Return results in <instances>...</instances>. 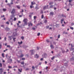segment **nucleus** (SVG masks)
<instances>
[{"instance_id": "obj_1", "label": "nucleus", "mask_w": 74, "mask_h": 74, "mask_svg": "<svg viewBox=\"0 0 74 74\" xmlns=\"http://www.w3.org/2000/svg\"><path fill=\"white\" fill-rule=\"evenodd\" d=\"M27 18H24L23 20V22L24 24L23 25V26H25V25H27Z\"/></svg>"}, {"instance_id": "obj_2", "label": "nucleus", "mask_w": 74, "mask_h": 74, "mask_svg": "<svg viewBox=\"0 0 74 74\" xmlns=\"http://www.w3.org/2000/svg\"><path fill=\"white\" fill-rule=\"evenodd\" d=\"M42 57L43 58H47V55L46 53H45L42 55Z\"/></svg>"}, {"instance_id": "obj_3", "label": "nucleus", "mask_w": 74, "mask_h": 74, "mask_svg": "<svg viewBox=\"0 0 74 74\" xmlns=\"http://www.w3.org/2000/svg\"><path fill=\"white\" fill-rule=\"evenodd\" d=\"M28 26H32L33 25V23H31V22H29V23H28Z\"/></svg>"}, {"instance_id": "obj_4", "label": "nucleus", "mask_w": 74, "mask_h": 74, "mask_svg": "<svg viewBox=\"0 0 74 74\" xmlns=\"http://www.w3.org/2000/svg\"><path fill=\"white\" fill-rule=\"evenodd\" d=\"M9 40H11L12 38H13V37L12 36H9L8 37Z\"/></svg>"}, {"instance_id": "obj_5", "label": "nucleus", "mask_w": 74, "mask_h": 74, "mask_svg": "<svg viewBox=\"0 0 74 74\" xmlns=\"http://www.w3.org/2000/svg\"><path fill=\"white\" fill-rule=\"evenodd\" d=\"M34 4H36V3L34 1H33V2H31V5H33Z\"/></svg>"}, {"instance_id": "obj_6", "label": "nucleus", "mask_w": 74, "mask_h": 74, "mask_svg": "<svg viewBox=\"0 0 74 74\" xmlns=\"http://www.w3.org/2000/svg\"><path fill=\"white\" fill-rule=\"evenodd\" d=\"M15 13V9H13L11 13L12 14H14V13Z\"/></svg>"}, {"instance_id": "obj_7", "label": "nucleus", "mask_w": 74, "mask_h": 74, "mask_svg": "<svg viewBox=\"0 0 74 74\" xmlns=\"http://www.w3.org/2000/svg\"><path fill=\"white\" fill-rule=\"evenodd\" d=\"M30 52L31 53V55H33V54H34V51L33 50H31L30 51Z\"/></svg>"}, {"instance_id": "obj_8", "label": "nucleus", "mask_w": 74, "mask_h": 74, "mask_svg": "<svg viewBox=\"0 0 74 74\" xmlns=\"http://www.w3.org/2000/svg\"><path fill=\"white\" fill-rule=\"evenodd\" d=\"M48 5L45 6L43 8V10H45V9L48 8Z\"/></svg>"}, {"instance_id": "obj_9", "label": "nucleus", "mask_w": 74, "mask_h": 74, "mask_svg": "<svg viewBox=\"0 0 74 74\" xmlns=\"http://www.w3.org/2000/svg\"><path fill=\"white\" fill-rule=\"evenodd\" d=\"M34 57L36 58H38V56L37 54H36L34 56Z\"/></svg>"}, {"instance_id": "obj_10", "label": "nucleus", "mask_w": 74, "mask_h": 74, "mask_svg": "<svg viewBox=\"0 0 74 74\" xmlns=\"http://www.w3.org/2000/svg\"><path fill=\"white\" fill-rule=\"evenodd\" d=\"M50 15H53V12H50Z\"/></svg>"}, {"instance_id": "obj_11", "label": "nucleus", "mask_w": 74, "mask_h": 74, "mask_svg": "<svg viewBox=\"0 0 74 74\" xmlns=\"http://www.w3.org/2000/svg\"><path fill=\"white\" fill-rule=\"evenodd\" d=\"M13 34L14 36H16V32L14 33Z\"/></svg>"}, {"instance_id": "obj_12", "label": "nucleus", "mask_w": 74, "mask_h": 74, "mask_svg": "<svg viewBox=\"0 0 74 74\" xmlns=\"http://www.w3.org/2000/svg\"><path fill=\"white\" fill-rule=\"evenodd\" d=\"M22 69H18V71H20V72H22Z\"/></svg>"}, {"instance_id": "obj_13", "label": "nucleus", "mask_w": 74, "mask_h": 74, "mask_svg": "<svg viewBox=\"0 0 74 74\" xmlns=\"http://www.w3.org/2000/svg\"><path fill=\"white\" fill-rule=\"evenodd\" d=\"M55 58V56H53V57L51 58V60H54Z\"/></svg>"}, {"instance_id": "obj_14", "label": "nucleus", "mask_w": 74, "mask_h": 74, "mask_svg": "<svg viewBox=\"0 0 74 74\" xmlns=\"http://www.w3.org/2000/svg\"><path fill=\"white\" fill-rule=\"evenodd\" d=\"M50 47H51V49H53V48H54L53 46L52 45H51Z\"/></svg>"}, {"instance_id": "obj_15", "label": "nucleus", "mask_w": 74, "mask_h": 74, "mask_svg": "<svg viewBox=\"0 0 74 74\" xmlns=\"http://www.w3.org/2000/svg\"><path fill=\"white\" fill-rule=\"evenodd\" d=\"M2 56L3 57V58H4L5 56H4V53H3L2 54Z\"/></svg>"}, {"instance_id": "obj_16", "label": "nucleus", "mask_w": 74, "mask_h": 74, "mask_svg": "<svg viewBox=\"0 0 74 74\" xmlns=\"http://www.w3.org/2000/svg\"><path fill=\"white\" fill-rule=\"evenodd\" d=\"M63 34H68V33H67V32H64L63 33Z\"/></svg>"}, {"instance_id": "obj_17", "label": "nucleus", "mask_w": 74, "mask_h": 74, "mask_svg": "<svg viewBox=\"0 0 74 74\" xmlns=\"http://www.w3.org/2000/svg\"><path fill=\"white\" fill-rule=\"evenodd\" d=\"M64 21V18H62L61 20V22H63V21Z\"/></svg>"}, {"instance_id": "obj_18", "label": "nucleus", "mask_w": 74, "mask_h": 74, "mask_svg": "<svg viewBox=\"0 0 74 74\" xmlns=\"http://www.w3.org/2000/svg\"><path fill=\"white\" fill-rule=\"evenodd\" d=\"M18 43L19 44H22V41H21V42H18Z\"/></svg>"}, {"instance_id": "obj_19", "label": "nucleus", "mask_w": 74, "mask_h": 74, "mask_svg": "<svg viewBox=\"0 0 74 74\" xmlns=\"http://www.w3.org/2000/svg\"><path fill=\"white\" fill-rule=\"evenodd\" d=\"M6 30L8 31L10 30V28H8L7 27L6 28Z\"/></svg>"}, {"instance_id": "obj_20", "label": "nucleus", "mask_w": 74, "mask_h": 74, "mask_svg": "<svg viewBox=\"0 0 74 74\" xmlns=\"http://www.w3.org/2000/svg\"><path fill=\"white\" fill-rule=\"evenodd\" d=\"M0 70L1 71V72L2 73L3 72V69L2 68H1L0 69Z\"/></svg>"}, {"instance_id": "obj_21", "label": "nucleus", "mask_w": 74, "mask_h": 74, "mask_svg": "<svg viewBox=\"0 0 74 74\" xmlns=\"http://www.w3.org/2000/svg\"><path fill=\"white\" fill-rule=\"evenodd\" d=\"M53 2H50L49 3V4L50 5H51V4H53Z\"/></svg>"}, {"instance_id": "obj_22", "label": "nucleus", "mask_w": 74, "mask_h": 74, "mask_svg": "<svg viewBox=\"0 0 74 74\" xmlns=\"http://www.w3.org/2000/svg\"><path fill=\"white\" fill-rule=\"evenodd\" d=\"M43 18H44V15L42 14L41 16V18L42 19H43Z\"/></svg>"}, {"instance_id": "obj_23", "label": "nucleus", "mask_w": 74, "mask_h": 74, "mask_svg": "<svg viewBox=\"0 0 74 74\" xmlns=\"http://www.w3.org/2000/svg\"><path fill=\"white\" fill-rule=\"evenodd\" d=\"M17 7L18 8V9L20 8V6L19 5L17 6Z\"/></svg>"}, {"instance_id": "obj_24", "label": "nucleus", "mask_w": 74, "mask_h": 74, "mask_svg": "<svg viewBox=\"0 0 74 74\" xmlns=\"http://www.w3.org/2000/svg\"><path fill=\"white\" fill-rule=\"evenodd\" d=\"M3 11H7V9H3Z\"/></svg>"}, {"instance_id": "obj_25", "label": "nucleus", "mask_w": 74, "mask_h": 74, "mask_svg": "<svg viewBox=\"0 0 74 74\" xmlns=\"http://www.w3.org/2000/svg\"><path fill=\"white\" fill-rule=\"evenodd\" d=\"M24 55L23 54H22L21 56H20V57L21 58H22V57H23V56Z\"/></svg>"}, {"instance_id": "obj_26", "label": "nucleus", "mask_w": 74, "mask_h": 74, "mask_svg": "<svg viewBox=\"0 0 74 74\" xmlns=\"http://www.w3.org/2000/svg\"><path fill=\"white\" fill-rule=\"evenodd\" d=\"M8 68L9 69H12V67L11 66H8Z\"/></svg>"}, {"instance_id": "obj_27", "label": "nucleus", "mask_w": 74, "mask_h": 74, "mask_svg": "<svg viewBox=\"0 0 74 74\" xmlns=\"http://www.w3.org/2000/svg\"><path fill=\"white\" fill-rule=\"evenodd\" d=\"M70 29H71L72 30H73L74 29V28H73V27H70Z\"/></svg>"}, {"instance_id": "obj_28", "label": "nucleus", "mask_w": 74, "mask_h": 74, "mask_svg": "<svg viewBox=\"0 0 74 74\" xmlns=\"http://www.w3.org/2000/svg\"><path fill=\"white\" fill-rule=\"evenodd\" d=\"M6 23L7 24V25H9V22H8V21L6 22Z\"/></svg>"}, {"instance_id": "obj_29", "label": "nucleus", "mask_w": 74, "mask_h": 74, "mask_svg": "<svg viewBox=\"0 0 74 74\" xmlns=\"http://www.w3.org/2000/svg\"><path fill=\"white\" fill-rule=\"evenodd\" d=\"M21 38L22 40H24V37L23 36H22L21 37Z\"/></svg>"}, {"instance_id": "obj_30", "label": "nucleus", "mask_w": 74, "mask_h": 74, "mask_svg": "<svg viewBox=\"0 0 74 74\" xmlns=\"http://www.w3.org/2000/svg\"><path fill=\"white\" fill-rule=\"evenodd\" d=\"M33 7H34V6H32V5H31L30 6V8H33Z\"/></svg>"}, {"instance_id": "obj_31", "label": "nucleus", "mask_w": 74, "mask_h": 74, "mask_svg": "<svg viewBox=\"0 0 74 74\" xmlns=\"http://www.w3.org/2000/svg\"><path fill=\"white\" fill-rule=\"evenodd\" d=\"M16 18L14 17V21H16Z\"/></svg>"}, {"instance_id": "obj_32", "label": "nucleus", "mask_w": 74, "mask_h": 74, "mask_svg": "<svg viewBox=\"0 0 74 74\" xmlns=\"http://www.w3.org/2000/svg\"><path fill=\"white\" fill-rule=\"evenodd\" d=\"M0 67H2V64L0 63Z\"/></svg>"}, {"instance_id": "obj_33", "label": "nucleus", "mask_w": 74, "mask_h": 74, "mask_svg": "<svg viewBox=\"0 0 74 74\" xmlns=\"http://www.w3.org/2000/svg\"><path fill=\"white\" fill-rule=\"evenodd\" d=\"M40 33H38L37 36H40Z\"/></svg>"}, {"instance_id": "obj_34", "label": "nucleus", "mask_w": 74, "mask_h": 74, "mask_svg": "<svg viewBox=\"0 0 74 74\" xmlns=\"http://www.w3.org/2000/svg\"><path fill=\"white\" fill-rule=\"evenodd\" d=\"M53 5H51L50 7V8H53Z\"/></svg>"}, {"instance_id": "obj_35", "label": "nucleus", "mask_w": 74, "mask_h": 74, "mask_svg": "<svg viewBox=\"0 0 74 74\" xmlns=\"http://www.w3.org/2000/svg\"><path fill=\"white\" fill-rule=\"evenodd\" d=\"M60 35H59L58 36V38H60Z\"/></svg>"}, {"instance_id": "obj_36", "label": "nucleus", "mask_w": 74, "mask_h": 74, "mask_svg": "<svg viewBox=\"0 0 74 74\" xmlns=\"http://www.w3.org/2000/svg\"><path fill=\"white\" fill-rule=\"evenodd\" d=\"M73 1V0H69V2H72Z\"/></svg>"}, {"instance_id": "obj_37", "label": "nucleus", "mask_w": 74, "mask_h": 74, "mask_svg": "<svg viewBox=\"0 0 74 74\" xmlns=\"http://www.w3.org/2000/svg\"><path fill=\"white\" fill-rule=\"evenodd\" d=\"M1 27H4V25H1Z\"/></svg>"}, {"instance_id": "obj_38", "label": "nucleus", "mask_w": 74, "mask_h": 74, "mask_svg": "<svg viewBox=\"0 0 74 74\" xmlns=\"http://www.w3.org/2000/svg\"><path fill=\"white\" fill-rule=\"evenodd\" d=\"M7 50H8V49H6L5 50H4L3 52H5V51H7Z\"/></svg>"}, {"instance_id": "obj_39", "label": "nucleus", "mask_w": 74, "mask_h": 74, "mask_svg": "<svg viewBox=\"0 0 74 74\" xmlns=\"http://www.w3.org/2000/svg\"><path fill=\"white\" fill-rule=\"evenodd\" d=\"M36 10H38V9H39V8L38 7H36Z\"/></svg>"}, {"instance_id": "obj_40", "label": "nucleus", "mask_w": 74, "mask_h": 74, "mask_svg": "<svg viewBox=\"0 0 74 74\" xmlns=\"http://www.w3.org/2000/svg\"><path fill=\"white\" fill-rule=\"evenodd\" d=\"M70 5H71V6H72V5L71 4V3H70L69 4V5H70Z\"/></svg>"}, {"instance_id": "obj_41", "label": "nucleus", "mask_w": 74, "mask_h": 74, "mask_svg": "<svg viewBox=\"0 0 74 74\" xmlns=\"http://www.w3.org/2000/svg\"><path fill=\"white\" fill-rule=\"evenodd\" d=\"M36 18H37V17L36 16H34V19H36Z\"/></svg>"}, {"instance_id": "obj_42", "label": "nucleus", "mask_w": 74, "mask_h": 74, "mask_svg": "<svg viewBox=\"0 0 74 74\" xmlns=\"http://www.w3.org/2000/svg\"><path fill=\"white\" fill-rule=\"evenodd\" d=\"M21 63L22 64H24V62H21Z\"/></svg>"}, {"instance_id": "obj_43", "label": "nucleus", "mask_w": 74, "mask_h": 74, "mask_svg": "<svg viewBox=\"0 0 74 74\" xmlns=\"http://www.w3.org/2000/svg\"><path fill=\"white\" fill-rule=\"evenodd\" d=\"M32 29L33 30H35L36 29V28H34V27H33L32 28Z\"/></svg>"}, {"instance_id": "obj_44", "label": "nucleus", "mask_w": 74, "mask_h": 74, "mask_svg": "<svg viewBox=\"0 0 74 74\" xmlns=\"http://www.w3.org/2000/svg\"><path fill=\"white\" fill-rule=\"evenodd\" d=\"M47 20H45V23H47Z\"/></svg>"}, {"instance_id": "obj_45", "label": "nucleus", "mask_w": 74, "mask_h": 74, "mask_svg": "<svg viewBox=\"0 0 74 74\" xmlns=\"http://www.w3.org/2000/svg\"><path fill=\"white\" fill-rule=\"evenodd\" d=\"M49 26H47L46 27V28L47 29H48V28H49Z\"/></svg>"}, {"instance_id": "obj_46", "label": "nucleus", "mask_w": 74, "mask_h": 74, "mask_svg": "<svg viewBox=\"0 0 74 74\" xmlns=\"http://www.w3.org/2000/svg\"><path fill=\"white\" fill-rule=\"evenodd\" d=\"M8 5H9V6H10H10H11V4H10V3L8 4Z\"/></svg>"}, {"instance_id": "obj_47", "label": "nucleus", "mask_w": 74, "mask_h": 74, "mask_svg": "<svg viewBox=\"0 0 74 74\" xmlns=\"http://www.w3.org/2000/svg\"><path fill=\"white\" fill-rule=\"evenodd\" d=\"M15 39H16V38H13V40H14V42H15Z\"/></svg>"}, {"instance_id": "obj_48", "label": "nucleus", "mask_w": 74, "mask_h": 74, "mask_svg": "<svg viewBox=\"0 0 74 74\" xmlns=\"http://www.w3.org/2000/svg\"><path fill=\"white\" fill-rule=\"evenodd\" d=\"M71 60H74V58H72L71 59Z\"/></svg>"}, {"instance_id": "obj_49", "label": "nucleus", "mask_w": 74, "mask_h": 74, "mask_svg": "<svg viewBox=\"0 0 74 74\" xmlns=\"http://www.w3.org/2000/svg\"><path fill=\"white\" fill-rule=\"evenodd\" d=\"M7 47H9V48H10V47H11L10 45H7Z\"/></svg>"}, {"instance_id": "obj_50", "label": "nucleus", "mask_w": 74, "mask_h": 74, "mask_svg": "<svg viewBox=\"0 0 74 74\" xmlns=\"http://www.w3.org/2000/svg\"><path fill=\"white\" fill-rule=\"evenodd\" d=\"M46 41H47V42H49V40H46Z\"/></svg>"}, {"instance_id": "obj_51", "label": "nucleus", "mask_w": 74, "mask_h": 74, "mask_svg": "<svg viewBox=\"0 0 74 74\" xmlns=\"http://www.w3.org/2000/svg\"><path fill=\"white\" fill-rule=\"evenodd\" d=\"M37 50H38V49H39V47H37Z\"/></svg>"}, {"instance_id": "obj_52", "label": "nucleus", "mask_w": 74, "mask_h": 74, "mask_svg": "<svg viewBox=\"0 0 74 74\" xmlns=\"http://www.w3.org/2000/svg\"><path fill=\"white\" fill-rule=\"evenodd\" d=\"M14 67H17V66H14L13 67V68H14Z\"/></svg>"}, {"instance_id": "obj_53", "label": "nucleus", "mask_w": 74, "mask_h": 74, "mask_svg": "<svg viewBox=\"0 0 74 74\" xmlns=\"http://www.w3.org/2000/svg\"><path fill=\"white\" fill-rule=\"evenodd\" d=\"M6 39H7V38H6V37H5L4 40H5V41H6Z\"/></svg>"}, {"instance_id": "obj_54", "label": "nucleus", "mask_w": 74, "mask_h": 74, "mask_svg": "<svg viewBox=\"0 0 74 74\" xmlns=\"http://www.w3.org/2000/svg\"><path fill=\"white\" fill-rule=\"evenodd\" d=\"M41 14H42V13H43V11H42V10H41Z\"/></svg>"}, {"instance_id": "obj_55", "label": "nucleus", "mask_w": 74, "mask_h": 74, "mask_svg": "<svg viewBox=\"0 0 74 74\" xmlns=\"http://www.w3.org/2000/svg\"><path fill=\"white\" fill-rule=\"evenodd\" d=\"M62 17H64V15L63 14L62 15Z\"/></svg>"}, {"instance_id": "obj_56", "label": "nucleus", "mask_w": 74, "mask_h": 74, "mask_svg": "<svg viewBox=\"0 0 74 74\" xmlns=\"http://www.w3.org/2000/svg\"><path fill=\"white\" fill-rule=\"evenodd\" d=\"M1 48V45H0V49Z\"/></svg>"}, {"instance_id": "obj_57", "label": "nucleus", "mask_w": 74, "mask_h": 74, "mask_svg": "<svg viewBox=\"0 0 74 74\" xmlns=\"http://www.w3.org/2000/svg\"><path fill=\"white\" fill-rule=\"evenodd\" d=\"M32 68L33 69H34V66H32Z\"/></svg>"}, {"instance_id": "obj_58", "label": "nucleus", "mask_w": 74, "mask_h": 74, "mask_svg": "<svg viewBox=\"0 0 74 74\" xmlns=\"http://www.w3.org/2000/svg\"><path fill=\"white\" fill-rule=\"evenodd\" d=\"M54 44L55 45L56 44V42H54Z\"/></svg>"}, {"instance_id": "obj_59", "label": "nucleus", "mask_w": 74, "mask_h": 74, "mask_svg": "<svg viewBox=\"0 0 74 74\" xmlns=\"http://www.w3.org/2000/svg\"><path fill=\"white\" fill-rule=\"evenodd\" d=\"M7 56H8V54H7L6 55V58H7Z\"/></svg>"}, {"instance_id": "obj_60", "label": "nucleus", "mask_w": 74, "mask_h": 74, "mask_svg": "<svg viewBox=\"0 0 74 74\" xmlns=\"http://www.w3.org/2000/svg\"><path fill=\"white\" fill-rule=\"evenodd\" d=\"M10 4H13V2H11L10 3Z\"/></svg>"}, {"instance_id": "obj_61", "label": "nucleus", "mask_w": 74, "mask_h": 74, "mask_svg": "<svg viewBox=\"0 0 74 74\" xmlns=\"http://www.w3.org/2000/svg\"><path fill=\"white\" fill-rule=\"evenodd\" d=\"M6 73L5 72H3V74H6Z\"/></svg>"}, {"instance_id": "obj_62", "label": "nucleus", "mask_w": 74, "mask_h": 74, "mask_svg": "<svg viewBox=\"0 0 74 74\" xmlns=\"http://www.w3.org/2000/svg\"><path fill=\"white\" fill-rule=\"evenodd\" d=\"M19 17H22V16L21 15H20L19 16Z\"/></svg>"}, {"instance_id": "obj_63", "label": "nucleus", "mask_w": 74, "mask_h": 74, "mask_svg": "<svg viewBox=\"0 0 74 74\" xmlns=\"http://www.w3.org/2000/svg\"><path fill=\"white\" fill-rule=\"evenodd\" d=\"M43 60V58H42L40 59V60Z\"/></svg>"}, {"instance_id": "obj_64", "label": "nucleus", "mask_w": 74, "mask_h": 74, "mask_svg": "<svg viewBox=\"0 0 74 74\" xmlns=\"http://www.w3.org/2000/svg\"><path fill=\"white\" fill-rule=\"evenodd\" d=\"M25 58H22V60H25Z\"/></svg>"}]
</instances>
